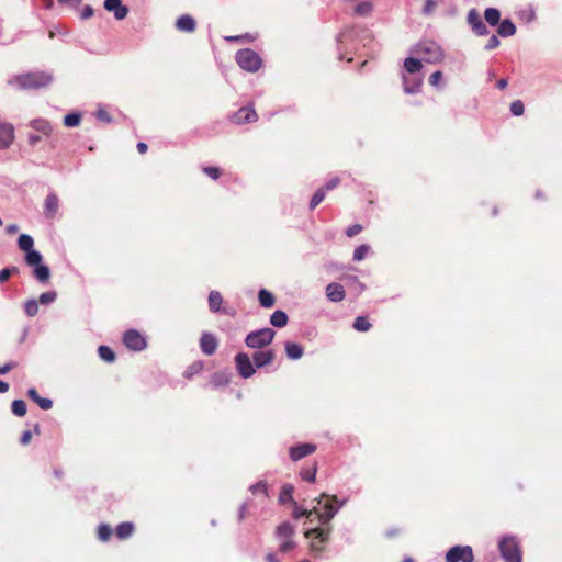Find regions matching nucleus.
<instances>
[{
	"label": "nucleus",
	"mask_w": 562,
	"mask_h": 562,
	"mask_svg": "<svg viewBox=\"0 0 562 562\" xmlns=\"http://www.w3.org/2000/svg\"><path fill=\"white\" fill-rule=\"evenodd\" d=\"M285 352L290 359L297 360L303 356V348L295 342H286Z\"/></svg>",
	"instance_id": "c756f323"
},
{
	"label": "nucleus",
	"mask_w": 562,
	"mask_h": 562,
	"mask_svg": "<svg viewBox=\"0 0 562 562\" xmlns=\"http://www.w3.org/2000/svg\"><path fill=\"white\" fill-rule=\"evenodd\" d=\"M218 347V341L213 334L203 333L200 338V348L202 352L206 356H212L215 353Z\"/></svg>",
	"instance_id": "f3484780"
},
{
	"label": "nucleus",
	"mask_w": 562,
	"mask_h": 562,
	"mask_svg": "<svg viewBox=\"0 0 562 562\" xmlns=\"http://www.w3.org/2000/svg\"><path fill=\"white\" fill-rule=\"evenodd\" d=\"M484 19L492 26L498 25L501 22V12L495 8H487L484 11Z\"/></svg>",
	"instance_id": "2f4dec72"
},
{
	"label": "nucleus",
	"mask_w": 562,
	"mask_h": 562,
	"mask_svg": "<svg viewBox=\"0 0 562 562\" xmlns=\"http://www.w3.org/2000/svg\"><path fill=\"white\" fill-rule=\"evenodd\" d=\"M25 313L33 317L38 313V303L35 300H30L25 303Z\"/></svg>",
	"instance_id": "49530a36"
},
{
	"label": "nucleus",
	"mask_w": 562,
	"mask_h": 562,
	"mask_svg": "<svg viewBox=\"0 0 562 562\" xmlns=\"http://www.w3.org/2000/svg\"><path fill=\"white\" fill-rule=\"evenodd\" d=\"M99 357L105 362L112 363L115 360L114 351L108 346H100L98 349Z\"/></svg>",
	"instance_id": "f704fd0d"
},
{
	"label": "nucleus",
	"mask_w": 562,
	"mask_h": 562,
	"mask_svg": "<svg viewBox=\"0 0 562 562\" xmlns=\"http://www.w3.org/2000/svg\"><path fill=\"white\" fill-rule=\"evenodd\" d=\"M317 472L316 464L311 465L310 468H305L301 471L300 475L304 481L313 483L315 481Z\"/></svg>",
	"instance_id": "a19ab883"
},
{
	"label": "nucleus",
	"mask_w": 562,
	"mask_h": 562,
	"mask_svg": "<svg viewBox=\"0 0 562 562\" xmlns=\"http://www.w3.org/2000/svg\"><path fill=\"white\" fill-rule=\"evenodd\" d=\"M59 4L76 8L80 4L81 0H57Z\"/></svg>",
	"instance_id": "e2e57ef3"
},
{
	"label": "nucleus",
	"mask_w": 562,
	"mask_h": 562,
	"mask_svg": "<svg viewBox=\"0 0 562 562\" xmlns=\"http://www.w3.org/2000/svg\"><path fill=\"white\" fill-rule=\"evenodd\" d=\"M258 300H259V303L262 307L265 308H270L274 305L276 303V297L274 295L266 290V289H261L258 293Z\"/></svg>",
	"instance_id": "cd10ccee"
},
{
	"label": "nucleus",
	"mask_w": 562,
	"mask_h": 562,
	"mask_svg": "<svg viewBox=\"0 0 562 562\" xmlns=\"http://www.w3.org/2000/svg\"><path fill=\"white\" fill-rule=\"evenodd\" d=\"M510 111H512L513 115H515V116L522 115L524 111H525V105L520 100H516V101L512 102Z\"/></svg>",
	"instance_id": "de8ad7c7"
},
{
	"label": "nucleus",
	"mask_w": 562,
	"mask_h": 562,
	"mask_svg": "<svg viewBox=\"0 0 562 562\" xmlns=\"http://www.w3.org/2000/svg\"><path fill=\"white\" fill-rule=\"evenodd\" d=\"M276 336V331L271 328H261L250 331L246 338L245 344L250 349H265L268 347Z\"/></svg>",
	"instance_id": "7ed1b4c3"
},
{
	"label": "nucleus",
	"mask_w": 562,
	"mask_h": 562,
	"mask_svg": "<svg viewBox=\"0 0 562 562\" xmlns=\"http://www.w3.org/2000/svg\"><path fill=\"white\" fill-rule=\"evenodd\" d=\"M14 139V128L11 124H0V148H8Z\"/></svg>",
	"instance_id": "4be33fe9"
},
{
	"label": "nucleus",
	"mask_w": 562,
	"mask_h": 562,
	"mask_svg": "<svg viewBox=\"0 0 562 562\" xmlns=\"http://www.w3.org/2000/svg\"><path fill=\"white\" fill-rule=\"evenodd\" d=\"M104 9L109 12H113L116 20L125 19L128 13V8L123 5L121 0H105Z\"/></svg>",
	"instance_id": "6ab92c4d"
},
{
	"label": "nucleus",
	"mask_w": 562,
	"mask_h": 562,
	"mask_svg": "<svg viewBox=\"0 0 562 562\" xmlns=\"http://www.w3.org/2000/svg\"><path fill=\"white\" fill-rule=\"evenodd\" d=\"M371 327L372 324L364 316H358L353 322V328L357 331H368Z\"/></svg>",
	"instance_id": "4c0bfd02"
},
{
	"label": "nucleus",
	"mask_w": 562,
	"mask_h": 562,
	"mask_svg": "<svg viewBox=\"0 0 562 562\" xmlns=\"http://www.w3.org/2000/svg\"><path fill=\"white\" fill-rule=\"evenodd\" d=\"M467 22L471 26L474 34L477 36H485L488 34V29L482 21L480 13L475 9H471L467 15Z\"/></svg>",
	"instance_id": "4468645a"
},
{
	"label": "nucleus",
	"mask_w": 562,
	"mask_h": 562,
	"mask_svg": "<svg viewBox=\"0 0 562 562\" xmlns=\"http://www.w3.org/2000/svg\"><path fill=\"white\" fill-rule=\"evenodd\" d=\"M223 303V296L218 291H211L209 294V306L213 313H217L221 311V305Z\"/></svg>",
	"instance_id": "c85d7f7f"
},
{
	"label": "nucleus",
	"mask_w": 562,
	"mask_h": 562,
	"mask_svg": "<svg viewBox=\"0 0 562 562\" xmlns=\"http://www.w3.org/2000/svg\"><path fill=\"white\" fill-rule=\"evenodd\" d=\"M112 533H113V530H112L111 526L108 524H101L98 527V538H99V540H101L103 542L110 540Z\"/></svg>",
	"instance_id": "ea45409f"
},
{
	"label": "nucleus",
	"mask_w": 562,
	"mask_h": 562,
	"mask_svg": "<svg viewBox=\"0 0 562 562\" xmlns=\"http://www.w3.org/2000/svg\"><path fill=\"white\" fill-rule=\"evenodd\" d=\"M422 67V61L417 58L408 57L404 61V68L409 74L419 72Z\"/></svg>",
	"instance_id": "72a5a7b5"
},
{
	"label": "nucleus",
	"mask_w": 562,
	"mask_h": 562,
	"mask_svg": "<svg viewBox=\"0 0 562 562\" xmlns=\"http://www.w3.org/2000/svg\"><path fill=\"white\" fill-rule=\"evenodd\" d=\"M33 238L30 235L22 234L18 239L19 248L26 251L25 261L27 265H36L42 261V255L33 249Z\"/></svg>",
	"instance_id": "6e6552de"
},
{
	"label": "nucleus",
	"mask_w": 562,
	"mask_h": 562,
	"mask_svg": "<svg viewBox=\"0 0 562 562\" xmlns=\"http://www.w3.org/2000/svg\"><path fill=\"white\" fill-rule=\"evenodd\" d=\"M95 117L101 121V122H104V123H111L112 122V117L111 115L109 114V112L103 109V108H99L95 112Z\"/></svg>",
	"instance_id": "09e8293b"
},
{
	"label": "nucleus",
	"mask_w": 562,
	"mask_h": 562,
	"mask_svg": "<svg viewBox=\"0 0 562 562\" xmlns=\"http://www.w3.org/2000/svg\"><path fill=\"white\" fill-rule=\"evenodd\" d=\"M231 122L237 125L252 123L258 120V114L251 106H243L235 112L231 117Z\"/></svg>",
	"instance_id": "ddd939ff"
},
{
	"label": "nucleus",
	"mask_w": 562,
	"mask_h": 562,
	"mask_svg": "<svg viewBox=\"0 0 562 562\" xmlns=\"http://www.w3.org/2000/svg\"><path fill=\"white\" fill-rule=\"evenodd\" d=\"M370 250V247L368 245H361L357 247L353 251V260L355 261H361L366 258Z\"/></svg>",
	"instance_id": "c03bdc74"
},
{
	"label": "nucleus",
	"mask_w": 562,
	"mask_h": 562,
	"mask_svg": "<svg viewBox=\"0 0 562 562\" xmlns=\"http://www.w3.org/2000/svg\"><path fill=\"white\" fill-rule=\"evenodd\" d=\"M11 409L14 415L23 417L26 414V403L23 400H14Z\"/></svg>",
	"instance_id": "58836bf2"
},
{
	"label": "nucleus",
	"mask_w": 562,
	"mask_h": 562,
	"mask_svg": "<svg viewBox=\"0 0 562 562\" xmlns=\"http://www.w3.org/2000/svg\"><path fill=\"white\" fill-rule=\"evenodd\" d=\"M203 172L207 175L213 180H216L221 176V170L217 167H204Z\"/></svg>",
	"instance_id": "3c124183"
},
{
	"label": "nucleus",
	"mask_w": 562,
	"mask_h": 562,
	"mask_svg": "<svg viewBox=\"0 0 562 562\" xmlns=\"http://www.w3.org/2000/svg\"><path fill=\"white\" fill-rule=\"evenodd\" d=\"M30 267H34L33 276L42 283H46L50 278L49 268L45 265H42V261L36 265H29Z\"/></svg>",
	"instance_id": "b1692460"
},
{
	"label": "nucleus",
	"mask_w": 562,
	"mask_h": 562,
	"mask_svg": "<svg viewBox=\"0 0 562 562\" xmlns=\"http://www.w3.org/2000/svg\"><path fill=\"white\" fill-rule=\"evenodd\" d=\"M32 440V432L30 430H25L21 436V443L22 445H29Z\"/></svg>",
	"instance_id": "680f3d73"
},
{
	"label": "nucleus",
	"mask_w": 562,
	"mask_h": 562,
	"mask_svg": "<svg viewBox=\"0 0 562 562\" xmlns=\"http://www.w3.org/2000/svg\"><path fill=\"white\" fill-rule=\"evenodd\" d=\"M92 15H93L92 7L86 5L83 11H82V13H81V18L86 20V19L91 18Z\"/></svg>",
	"instance_id": "338daca9"
},
{
	"label": "nucleus",
	"mask_w": 562,
	"mask_h": 562,
	"mask_svg": "<svg viewBox=\"0 0 562 562\" xmlns=\"http://www.w3.org/2000/svg\"><path fill=\"white\" fill-rule=\"evenodd\" d=\"M237 65L248 72H256L262 66L261 57L250 48L239 49L236 53Z\"/></svg>",
	"instance_id": "20e7f679"
},
{
	"label": "nucleus",
	"mask_w": 562,
	"mask_h": 562,
	"mask_svg": "<svg viewBox=\"0 0 562 562\" xmlns=\"http://www.w3.org/2000/svg\"><path fill=\"white\" fill-rule=\"evenodd\" d=\"M325 190L322 188L318 189L311 199L310 209L314 210L325 199Z\"/></svg>",
	"instance_id": "79ce46f5"
},
{
	"label": "nucleus",
	"mask_w": 562,
	"mask_h": 562,
	"mask_svg": "<svg viewBox=\"0 0 562 562\" xmlns=\"http://www.w3.org/2000/svg\"><path fill=\"white\" fill-rule=\"evenodd\" d=\"M255 368L261 369L270 366L276 359V351L272 349H260L252 353L251 357Z\"/></svg>",
	"instance_id": "2eb2a0df"
},
{
	"label": "nucleus",
	"mask_w": 562,
	"mask_h": 562,
	"mask_svg": "<svg viewBox=\"0 0 562 562\" xmlns=\"http://www.w3.org/2000/svg\"><path fill=\"white\" fill-rule=\"evenodd\" d=\"M337 502L336 496H329L327 494H322L321 498L317 502V506H314L312 509H303L296 502L292 504L293 506V517L295 519H300L301 517H306L311 521H313V517H315L321 525H328L331 518L336 515L339 509V506H335L334 503Z\"/></svg>",
	"instance_id": "f257e3e1"
},
{
	"label": "nucleus",
	"mask_w": 562,
	"mask_h": 562,
	"mask_svg": "<svg viewBox=\"0 0 562 562\" xmlns=\"http://www.w3.org/2000/svg\"><path fill=\"white\" fill-rule=\"evenodd\" d=\"M247 514H248V506H247V504H243L238 510V520L239 521L244 520L245 517L247 516Z\"/></svg>",
	"instance_id": "0e129e2a"
},
{
	"label": "nucleus",
	"mask_w": 562,
	"mask_h": 562,
	"mask_svg": "<svg viewBox=\"0 0 562 562\" xmlns=\"http://www.w3.org/2000/svg\"><path fill=\"white\" fill-rule=\"evenodd\" d=\"M56 296H57L56 292H53V291H50V292H44V293H42V294L40 295L38 301H40V303H42V304H48V303L54 302V301L56 300Z\"/></svg>",
	"instance_id": "8fccbe9b"
},
{
	"label": "nucleus",
	"mask_w": 562,
	"mask_h": 562,
	"mask_svg": "<svg viewBox=\"0 0 562 562\" xmlns=\"http://www.w3.org/2000/svg\"><path fill=\"white\" fill-rule=\"evenodd\" d=\"M134 530H135V527H134V525L132 522H128V521L121 522L115 528V536L120 540H125V539L130 538L133 535Z\"/></svg>",
	"instance_id": "a878e982"
},
{
	"label": "nucleus",
	"mask_w": 562,
	"mask_h": 562,
	"mask_svg": "<svg viewBox=\"0 0 562 562\" xmlns=\"http://www.w3.org/2000/svg\"><path fill=\"white\" fill-rule=\"evenodd\" d=\"M371 12H372V4L370 2L359 3L355 8V13L358 15L364 16V15H369Z\"/></svg>",
	"instance_id": "a18cd8bd"
},
{
	"label": "nucleus",
	"mask_w": 562,
	"mask_h": 562,
	"mask_svg": "<svg viewBox=\"0 0 562 562\" xmlns=\"http://www.w3.org/2000/svg\"><path fill=\"white\" fill-rule=\"evenodd\" d=\"M326 295L331 302H341L346 296V292L341 284L334 282L326 286Z\"/></svg>",
	"instance_id": "aec40b11"
},
{
	"label": "nucleus",
	"mask_w": 562,
	"mask_h": 562,
	"mask_svg": "<svg viewBox=\"0 0 562 562\" xmlns=\"http://www.w3.org/2000/svg\"><path fill=\"white\" fill-rule=\"evenodd\" d=\"M35 403L44 411L50 409L53 407V401L49 398L38 396Z\"/></svg>",
	"instance_id": "603ef678"
},
{
	"label": "nucleus",
	"mask_w": 562,
	"mask_h": 562,
	"mask_svg": "<svg viewBox=\"0 0 562 562\" xmlns=\"http://www.w3.org/2000/svg\"><path fill=\"white\" fill-rule=\"evenodd\" d=\"M499 44H501V43H499L498 37H497L496 35H492V36L488 38V41H487V44H486L485 48H486L487 50H492V49L497 48V47L499 46Z\"/></svg>",
	"instance_id": "4d7b16f0"
},
{
	"label": "nucleus",
	"mask_w": 562,
	"mask_h": 562,
	"mask_svg": "<svg viewBox=\"0 0 562 562\" xmlns=\"http://www.w3.org/2000/svg\"><path fill=\"white\" fill-rule=\"evenodd\" d=\"M125 346L134 351H140L146 348L145 337L135 329H128L123 337Z\"/></svg>",
	"instance_id": "f8f14e48"
},
{
	"label": "nucleus",
	"mask_w": 562,
	"mask_h": 562,
	"mask_svg": "<svg viewBox=\"0 0 562 562\" xmlns=\"http://www.w3.org/2000/svg\"><path fill=\"white\" fill-rule=\"evenodd\" d=\"M423 85V79H408L406 76H403V89L405 93L412 94L416 93L420 90Z\"/></svg>",
	"instance_id": "393cba45"
},
{
	"label": "nucleus",
	"mask_w": 562,
	"mask_h": 562,
	"mask_svg": "<svg viewBox=\"0 0 562 562\" xmlns=\"http://www.w3.org/2000/svg\"><path fill=\"white\" fill-rule=\"evenodd\" d=\"M225 40L227 42H240V41H254V37L249 34H245V35H237V36H226Z\"/></svg>",
	"instance_id": "6e6d98bb"
},
{
	"label": "nucleus",
	"mask_w": 562,
	"mask_h": 562,
	"mask_svg": "<svg viewBox=\"0 0 562 562\" xmlns=\"http://www.w3.org/2000/svg\"><path fill=\"white\" fill-rule=\"evenodd\" d=\"M304 535L307 539H311V549L313 551L322 552L325 548V543L329 539L330 527L322 525V527L306 530Z\"/></svg>",
	"instance_id": "0eeeda50"
},
{
	"label": "nucleus",
	"mask_w": 562,
	"mask_h": 562,
	"mask_svg": "<svg viewBox=\"0 0 562 562\" xmlns=\"http://www.w3.org/2000/svg\"><path fill=\"white\" fill-rule=\"evenodd\" d=\"M288 319H289L288 315L283 311H276L270 316L271 325L274 326V327H279V328H282V327L286 326Z\"/></svg>",
	"instance_id": "7c9ffc66"
},
{
	"label": "nucleus",
	"mask_w": 562,
	"mask_h": 562,
	"mask_svg": "<svg viewBox=\"0 0 562 562\" xmlns=\"http://www.w3.org/2000/svg\"><path fill=\"white\" fill-rule=\"evenodd\" d=\"M58 209H59V199L57 196L56 193H49L45 201H44V205H43V213L45 215L46 218H55L57 216V213H58Z\"/></svg>",
	"instance_id": "dca6fc26"
},
{
	"label": "nucleus",
	"mask_w": 562,
	"mask_h": 562,
	"mask_svg": "<svg viewBox=\"0 0 562 562\" xmlns=\"http://www.w3.org/2000/svg\"><path fill=\"white\" fill-rule=\"evenodd\" d=\"M360 232H362V226L360 224H353L346 231V235L348 237H353L358 235Z\"/></svg>",
	"instance_id": "bf43d9fd"
},
{
	"label": "nucleus",
	"mask_w": 562,
	"mask_h": 562,
	"mask_svg": "<svg viewBox=\"0 0 562 562\" xmlns=\"http://www.w3.org/2000/svg\"><path fill=\"white\" fill-rule=\"evenodd\" d=\"M416 53L422 56L423 60L428 64H437L443 59L441 47L432 42H423L417 45Z\"/></svg>",
	"instance_id": "423d86ee"
},
{
	"label": "nucleus",
	"mask_w": 562,
	"mask_h": 562,
	"mask_svg": "<svg viewBox=\"0 0 562 562\" xmlns=\"http://www.w3.org/2000/svg\"><path fill=\"white\" fill-rule=\"evenodd\" d=\"M204 368V364L202 361H195L192 364H190L187 370L183 373V376L186 379H191L193 375L199 374Z\"/></svg>",
	"instance_id": "e433bc0d"
},
{
	"label": "nucleus",
	"mask_w": 562,
	"mask_h": 562,
	"mask_svg": "<svg viewBox=\"0 0 562 562\" xmlns=\"http://www.w3.org/2000/svg\"><path fill=\"white\" fill-rule=\"evenodd\" d=\"M250 491L252 494L257 495V494H260L262 495L265 498L268 497V487H267V484L263 483V482H258L254 485L250 486Z\"/></svg>",
	"instance_id": "37998d69"
},
{
	"label": "nucleus",
	"mask_w": 562,
	"mask_h": 562,
	"mask_svg": "<svg viewBox=\"0 0 562 562\" xmlns=\"http://www.w3.org/2000/svg\"><path fill=\"white\" fill-rule=\"evenodd\" d=\"M316 450V446L313 443H301L290 448V458L293 461H299L312 453Z\"/></svg>",
	"instance_id": "a211bd4d"
},
{
	"label": "nucleus",
	"mask_w": 562,
	"mask_h": 562,
	"mask_svg": "<svg viewBox=\"0 0 562 562\" xmlns=\"http://www.w3.org/2000/svg\"><path fill=\"white\" fill-rule=\"evenodd\" d=\"M235 367L239 376L249 379L256 373L252 359L246 352H238L235 356Z\"/></svg>",
	"instance_id": "9d476101"
},
{
	"label": "nucleus",
	"mask_w": 562,
	"mask_h": 562,
	"mask_svg": "<svg viewBox=\"0 0 562 562\" xmlns=\"http://www.w3.org/2000/svg\"><path fill=\"white\" fill-rule=\"evenodd\" d=\"M501 554L505 562H521V549L515 537H504L498 544Z\"/></svg>",
	"instance_id": "39448f33"
},
{
	"label": "nucleus",
	"mask_w": 562,
	"mask_h": 562,
	"mask_svg": "<svg viewBox=\"0 0 562 562\" xmlns=\"http://www.w3.org/2000/svg\"><path fill=\"white\" fill-rule=\"evenodd\" d=\"M446 562H473L474 554L470 546H454L446 553Z\"/></svg>",
	"instance_id": "1a4fd4ad"
},
{
	"label": "nucleus",
	"mask_w": 562,
	"mask_h": 562,
	"mask_svg": "<svg viewBox=\"0 0 562 562\" xmlns=\"http://www.w3.org/2000/svg\"><path fill=\"white\" fill-rule=\"evenodd\" d=\"M436 7H437V2L435 0H426L424 8H423V13L426 15H430L434 12V10L436 9Z\"/></svg>",
	"instance_id": "5fc2aeb1"
},
{
	"label": "nucleus",
	"mask_w": 562,
	"mask_h": 562,
	"mask_svg": "<svg viewBox=\"0 0 562 562\" xmlns=\"http://www.w3.org/2000/svg\"><path fill=\"white\" fill-rule=\"evenodd\" d=\"M42 137L37 134H30L27 137V143L31 146H35L38 142H41Z\"/></svg>",
	"instance_id": "69168bd1"
},
{
	"label": "nucleus",
	"mask_w": 562,
	"mask_h": 562,
	"mask_svg": "<svg viewBox=\"0 0 562 562\" xmlns=\"http://www.w3.org/2000/svg\"><path fill=\"white\" fill-rule=\"evenodd\" d=\"M441 79H442V72L438 70V71L432 72V74L429 76L428 81H429V83H430L431 86H438V85H439V82L441 81Z\"/></svg>",
	"instance_id": "13d9d810"
},
{
	"label": "nucleus",
	"mask_w": 562,
	"mask_h": 562,
	"mask_svg": "<svg viewBox=\"0 0 562 562\" xmlns=\"http://www.w3.org/2000/svg\"><path fill=\"white\" fill-rule=\"evenodd\" d=\"M15 366H16V363L11 362V363H5L4 366L0 367V375L8 373L13 368H15Z\"/></svg>",
	"instance_id": "774afa93"
},
{
	"label": "nucleus",
	"mask_w": 562,
	"mask_h": 562,
	"mask_svg": "<svg viewBox=\"0 0 562 562\" xmlns=\"http://www.w3.org/2000/svg\"><path fill=\"white\" fill-rule=\"evenodd\" d=\"M18 80L23 88L37 89L45 87L50 81V77L45 74H26Z\"/></svg>",
	"instance_id": "9b49d317"
},
{
	"label": "nucleus",
	"mask_w": 562,
	"mask_h": 562,
	"mask_svg": "<svg viewBox=\"0 0 562 562\" xmlns=\"http://www.w3.org/2000/svg\"><path fill=\"white\" fill-rule=\"evenodd\" d=\"M516 33L515 24L509 20L505 19L498 23L497 34L502 37L513 36Z\"/></svg>",
	"instance_id": "bb28decb"
},
{
	"label": "nucleus",
	"mask_w": 562,
	"mask_h": 562,
	"mask_svg": "<svg viewBox=\"0 0 562 562\" xmlns=\"http://www.w3.org/2000/svg\"><path fill=\"white\" fill-rule=\"evenodd\" d=\"M81 122V114L77 112L69 113L64 116V125L66 127H76Z\"/></svg>",
	"instance_id": "c9c22d12"
},
{
	"label": "nucleus",
	"mask_w": 562,
	"mask_h": 562,
	"mask_svg": "<svg viewBox=\"0 0 562 562\" xmlns=\"http://www.w3.org/2000/svg\"><path fill=\"white\" fill-rule=\"evenodd\" d=\"M176 27L180 32L193 33L196 29V22L191 15L183 14L176 21Z\"/></svg>",
	"instance_id": "412c9836"
},
{
	"label": "nucleus",
	"mask_w": 562,
	"mask_h": 562,
	"mask_svg": "<svg viewBox=\"0 0 562 562\" xmlns=\"http://www.w3.org/2000/svg\"><path fill=\"white\" fill-rule=\"evenodd\" d=\"M293 490L294 488L291 484L283 485L279 495V502L281 504L295 503V501L293 499Z\"/></svg>",
	"instance_id": "473e14b6"
},
{
	"label": "nucleus",
	"mask_w": 562,
	"mask_h": 562,
	"mask_svg": "<svg viewBox=\"0 0 562 562\" xmlns=\"http://www.w3.org/2000/svg\"><path fill=\"white\" fill-rule=\"evenodd\" d=\"M339 183H340V179L338 177H335V178L330 179L322 189H324L325 192H327V191H330V190L335 189L336 187H338Z\"/></svg>",
	"instance_id": "052dcab7"
},
{
	"label": "nucleus",
	"mask_w": 562,
	"mask_h": 562,
	"mask_svg": "<svg viewBox=\"0 0 562 562\" xmlns=\"http://www.w3.org/2000/svg\"><path fill=\"white\" fill-rule=\"evenodd\" d=\"M30 125L45 137H49L54 131L52 124L45 119H35L31 121Z\"/></svg>",
	"instance_id": "5701e85b"
},
{
	"label": "nucleus",
	"mask_w": 562,
	"mask_h": 562,
	"mask_svg": "<svg viewBox=\"0 0 562 562\" xmlns=\"http://www.w3.org/2000/svg\"><path fill=\"white\" fill-rule=\"evenodd\" d=\"M277 539L279 540V551L281 553H288L296 548L294 541L295 530L290 522L280 524L274 531Z\"/></svg>",
	"instance_id": "f03ea898"
},
{
	"label": "nucleus",
	"mask_w": 562,
	"mask_h": 562,
	"mask_svg": "<svg viewBox=\"0 0 562 562\" xmlns=\"http://www.w3.org/2000/svg\"><path fill=\"white\" fill-rule=\"evenodd\" d=\"M13 272H18V268H5L0 270V283L5 282Z\"/></svg>",
	"instance_id": "864d4df0"
}]
</instances>
